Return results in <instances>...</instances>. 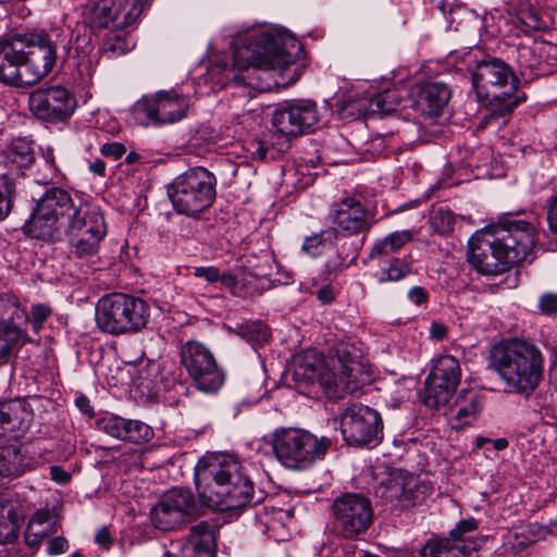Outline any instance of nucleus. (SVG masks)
<instances>
[{
  "label": "nucleus",
  "instance_id": "obj_1",
  "mask_svg": "<svg viewBox=\"0 0 557 557\" xmlns=\"http://www.w3.org/2000/svg\"><path fill=\"white\" fill-rule=\"evenodd\" d=\"M230 52L239 74L233 79L257 91L293 83L301 73L297 63L304 48L297 37H231Z\"/></svg>",
  "mask_w": 557,
  "mask_h": 557
},
{
  "label": "nucleus",
  "instance_id": "obj_2",
  "mask_svg": "<svg viewBox=\"0 0 557 557\" xmlns=\"http://www.w3.org/2000/svg\"><path fill=\"white\" fill-rule=\"evenodd\" d=\"M468 261L482 275L495 276L512 265L532 261L534 227L510 221L475 232L468 243Z\"/></svg>",
  "mask_w": 557,
  "mask_h": 557
},
{
  "label": "nucleus",
  "instance_id": "obj_3",
  "mask_svg": "<svg viewBox=\"0 0 557 557\" xmlns=\"http://www.w3.org/2000/svg\"><path fill=\"white\" fill-rule=\"evenodd\" d=\"M336 355L337 366L331 370L315 351L300 352L294 358V381L299 385L318 383L331 398H342L359 391L369 376L361 355L348 344L339 345Z\"/></svg>",
  "mask_w": 557,
  "mask_h": 557
},
{
  "label": "nucleus",
  "instance_id": "obj_4",
  "mask_svg": "<svg viewBox=\"0 0 557 557\" xmlns=\"http://www.w3.org/2000/svg\"><path fill=\"white\" fill-rule=\"evenodd\" d=\"M195 480L200 499L214 510L239 509L251 502L252 482L235 459L222 456L199 461Z\"/></svg>",
  "mask_w": 557,
  "mask_h": 557
},
{
  "label": "nucleus",
  "instance_id": "obj_5",
  "mask_svg": "<svg viewBox=\"0 0 557 557\" xmlns=\"http://www.w3.org/2000/svg\"><path fill=\"white\" fill-rule=\"evenodd\" d=\"M544 356L539 346L522 338H507L492 346L490 368L509 393L531 395L544 377Z\"/></svg>",
  "mask_w": 557,
  "mask_h": 557
},
{
  "label": "nucleus",
  "instance_id": "obj_6",
  "mask_svg": "<svg viewBox=\"0 0 557 557\" xmlns=\"http://www.w3.org/2000/svg\"><path fill=\"white\" fill-rule=\"evenodd\" d=\"M472 86L478 100L492 113L509 114L525 96L518 91V78L511 67L497 58H485L476 62L471 73Z\"/></svg>",
  "mask_w": 557,
  "mask_h": 557
},
{
  "label": "nucleus",
  "instance_id": "obj_7",
  "mask_svg": "<svg viewBox=\"0 0 557 557\" xmlns=\"http://www.w3.org/2000/svg\"><path fill=\"white\" fill-rule=\"evenodd\" d=\"M277 461L292 470H306L325 458L332 440L300 428H277L271 434Z\"/></svg>",
  "mask_w": 557,
  "mask_h": 557
},
{
  "label": "nucleus",
  "instance_id": "obj_8",
  "mask_svg": "<svg viewBox=\"0 0 557 557\" xmlns=\"http://www.w3.org/2000/svg\"><path fill=\"white\" fill-rule=\"evenodd\" d=\"M166 194L177 214L197 219L216 197V178L206 168H191L166 185Z\"/></svg>",
  "mask_w": 557,
  "mask_h": 557
},
{
  "label": "nucleus",
  "instance_id": "obj_9",
  "mask_svg": "<svg viewBox=\"0 0 557 557\" xmlns=\"http://www.w3.org/2000/svg\"><path fill=\"white\" fill-rule=\"evenodd\" d=\"M149 317L150 308L145 300L124 293L104 295L96 305L97 326L111 335L137 333L146 327Z\"/></svg>",
  "mask_w": 557,
  "mask_h": 557
},
{
  "label": "nucleus",
  "instance_id": "obj_10",
  "mask_svg": "<svg viewBox=\"0 0 557 557\" xmlns=\"http://www.w3.org/2000/svg\"><path fill=\"white\" fill-rule=\"evenodd\" d=\"M76 200L60 187H50L37 200L23 232L29 237L46 242H61L64 223L67 222Z\"/></svg>",
  "mask_w": 557,
  "mask_h": 557
},
{
  "label": "nucleus",
  "instance_id": "obj_11",
  "mask_svg": "<svg viewBox=\"0 0 557 557\" xmlns=\"http://www.w3.org/2000/svg\"><path fill=\"white\" fill-rule=\"evenodd\" d=\"M190 98L175 89L144 96L131 109L133 120L143 126L173 124L186 116Z\"/></svg>",
  "mask_w": 557,
  "mask_h": 557
},
{
  "label": "nucleus",
  "instance_id": "obj_12",
  "mask_svg": "<svg viewBox=\"0 0 557 557\" xmlns=\"http://www.w3.org/2000/svg\"><path fill=\"white\" fill-rule=\"evenodd\" d=\"M334 533L345 540H359L373 523L371 500L360 493H344L332 502Z\"/></svg>",
  "mask_w": 557,
  "mask_h": 557
},
{
  "label": "nucleus",
  "instance_id": "obj_13",
  "mask_svg": "<svg viewBox=\"0 0 557 557\" xmlns=\"http://www.w3.org/2000/svg\"><path fill=\"white\" fill-rule=\"evenodd\" d=\"M181 363L195 386L207 394L218 392L224 383V372L209 348L197 341H189L181 348Z\"/></svg>",
  "mask_w": 557,
  "mask_h": 557
},
{
  "label": "nucleus",
  "instance_id": "obj_14",
  "mask_svg": "<svg viewBox=\"0 0 557 557\" xmlns=\"http://www.w3.org/2000/svg\"><path fill=\"white\" fill-rule=\"evenodd\" d=\"M76 108L75 95L62 85L37 88L28 96L29 111L44 122H64L74 114Z\"/></svg>",
  "mask_w": 557,
  "mask_h": 557
},
{
  "label": "nucleus",
  "instance_id": "obj_15",
  "mask_svg": "<svg viewBox=\"0 0 557 557\" xmlns=\"http://www.w3.org/2000/svg\"><path fill=\"white\" fill-rule=\"evenodd\" d=\"M382 430L380 413L368 406L352 404L341 414V432L349 445L376 444L382 438Z\"/></svg>",
  "mask_w": 557,
  "mask_h": 557
},
{
  "label": "nucleus",
  "instance_id": "obj_16",
  "mask_svg": "<svg viewBox=\"0 0 557 557\" xmlns=\"http://www.w3.org/2000/svg\"><path fill=\"white\" fill-rule=\"evenodd\" d=\"M27 320L25 308L0 298V367L10 361L15 349L30 341L23 327Z\"/></svg>",
  "mask_w": 557,
  "mask_h": 557
},
{
  "label": "nucleus",
  "instance_id": "obj_17",
  "mask_svg": "<svg viewBox=\"0 0 557 557\" xmlns=\"http://www.w3.org/2000/svg\"><path fill=\"white\" fill-rule=\"evenodd\" d=\"M143 12L141 0H100L92 9L91 27L110 32L132 26Z\"/></svg>",
  "mask_w": 557,
  "mask_h": 557
},
{
  "label": "nucleus",
  "instance_id": "obj_18",
  "mask_svg": "<svg viewBox=\"0 0 557 557\" xmlns=\"http://www.w3.org/2000/svg\"><path fill=\"white\" fill-rule=\"evenodd\" d=\"M320 121L317 104L300 100L277 108L272 116L274 128L285 136H297L312 131Z\"/></svg>",
  "mask_w": 557,
  "mask_h": 557
},
{
  "label": "nucleus",
  "instance_id": "obj_19",
  "mask_svg": "<svg viewBox=\"0 0 557 557\" xmlns=\"http://www.w3.org/2000/svg\"><path fill=\"white\" fill-rule=\"evenodd\" d=\"M194 512V495L188 491L172 490L151 509L150 518L157 529L166 531L180 525Z\"/></svg>",
  "mask_w": 557,
  "mask_h": 557
},
{
  "label": "nucleus",
  "instance_id": "obj_20",
  "mask_svg": "<svg viewBox=\"0 0 557 557\" xmlns=\"http://www.w3.org/2000/svg\"><path fill=\"white\" fill-rule=\"evenodd\" d=\"M25 49H23V61L25 74L32 86L48 76L53 70L58 54L57 45L50 37H37L30 39L24 37Z\"/></svg>",
  "mask_w": 557,
  "mask_h": 557
},
{
  "label": "nucleus",
  "instance_id": "obj_21",
  "mask_svg": "<svg viewBox=\"0 0 557 557\" xmlns=\"http://www.w3.org/2000/svg\"><path fill=\"white\" fill-rule=\"evenodd\" d=\"M24 37H5L0 41V83L13 87L32 86L23 61Z\"/></svg>",
  "mask_w": 557,
  "mask_h": 557
},
{
  "label": "nucleus",
  "instance_id": "obj_22",
  "mask_svg": "<svg viewBox=\"0 0 557 557\" xmlns=\"http://www.w3.org/2000/svg\"><path fill=\"white\" fill-rule=\"evenodd\" d=\"M63 49L69 59L77 60L72 74L74 82L82 88L89 87L95 74L92 60L95 45L91 37H69Z\"/></svg>",
  "mask_w": 557,
  "mask_h": 557
},
{
  "label": "nucleus",
  "instance_id": "obj_23",
  "mask_svg": "<svg viewBox=\"0 0 557 557\" xmlns=\"http://www.w3.org/2000/svg\"><path fill=\"white\" fill-rule=\"evenodd\" d=\"M426 490L413 475L395 472L384 483L382 497L396 500L401 507L416 506L424 500Z\"/></svg>",
  "mask_w": 557,
  "mask_h": 557
},
{
  "label": "nucleus",
  "instance_id": "obj_24",
  "mask_svg": "<svg viewBox=\"0 0 557 557\" xmlns=\"http://www.w3.org/2000/svg\"><path fill=\"white\" fill-rule=\"evenodd\" d=\"M332 221L346 235L358 234L371 227L368 211L355 197L344 198L334 205Z\"/></svg>",
  "mask_w": 557,
  "mask_h": 557
},
{
  "label": "nucleus",
  "instance_id": "obj_25",
  "mask_svg": "<svg viewBox=\"0 0 557 557\" xmlns=\"http://www.w3.org/2000/svg\"><path fill=\"white\" fill-rule=\"evenodd\" d=\"M107 227L102 209L90 201L78 199L64 223L61 233V240L65 235H77L87 230H97Z\"/></svg>",
  "mask_w": 557,
  "mask_h": 557
},
{
  "label": "nucleus",
  "instance_id": "obj_26",
  "mask_svg": "<svg viewBox=\"0 0 557 557\" xmlns=\"http://www.w3.org/2000/svg\"><path fill=\"white\" fill-rule=\"evenodd\" d=\"M482 397L473 391H461L447 411V419L453 429L460 430L473 425L482 410Z\"/></svg>",
  "mask_w": 557,
  "mask_h": 557
},
{
  "label": "nucleus",
  "instance_id": "obj_27",
  "mask_svg": "<svg viewBox=\"0 0 557 557\" xmlns=\"http://www.w3.org/2000/svg\"><path fill=\"white\" fill-rule=\"evenodd\" d=\"M451 97L448 86L441 82H426L419 87L417 109L428 116H438Z\"/></svg>",
  "mask_w": 557,
  "mask_h": 557
},
{
  "label": "nucleus",
  "instance_id": "obj_28",
  "mask_svg": "<svg viewBox=\"0 0 557 557\" xmlns=\"http://www.w3.org/2000/svg\"><path fill=\"white\" fill-rule=\"evenodd\" d=\"M265 275L267 273L260 269L253 271L239 269L236 273L222 274L221 284L234 295L246 297L263 290Z\"/></svg>",
  "mask_w": 557,
  "mask_h": 557
},
{
  "label": "nucleus",
  "instance_id": "obj_29",
  "mask_svg": "<svg viewBox=\"0 0 557 557\" xmlns=\"http://www.w3.org/2000/svg\"><path fill=\"white\" fill-rule=\"evenodd\" d=\"M59 523L49 508L38 509L29 519L25 531V543L28 547L38 548L45 539L58 533Z\"/></svg>",
  "mask_w": 557,
  "mask_h": 557
},
{
  "label": "nucleus",
  "instance_id": "obj_30",
  "mask_svg": "<svg viewBox=\"0 0 557 557\" xmlns=\"http://www.w3.org/2000/svg\"><path fill=\"white\" fill-rule=\"evenodd\" d=\"M32 417V411L23 400L0 403V436L26 430Z\"/></svg>",
  "mask_w": 557,
  "mask_h": 557
},
{
  "label": "nucleus",
  "instance_id": "obj_31",
  "mask_svg": "<svg viewBox=\"0 0 557 557\" xmlns=\"http://www.w3.org/2000/svg\"><path fill=\"white\" fill-rule=\"evenodd\" d=\"M108 227L87 230L77 235H65L71 247V253L78 259H91L100 250L101 243L106 238Z\"/></svg>",
  "mask_w": 557,
  "mask_h": 557
},
{
  "label": "nucleus",
  "instance_id": "obj_32",
  "mask_svg": "<svg viewBox=\"0 0 557 557\" xmlns=\"http://www.w3.org/2000/svg\"><path fill=\"white\" fill-rule=\"evenodd\" d=\"M33 467V458L22 446L8 445L0 447V475L3 478L18 476Z\"/></svg>",
  "mask_w": 557,
  "mask_h": 557
},
{
  "label": "nucleus",
  "instance_id": "obj_33",
  "mask_svg": "<svg viewBox=\"0 0 557 557\" xmlns=\"http://www.w3.org/2000/svg\"><path fill=\"white\" fill-rule=\"evenodd\" d=\"M416 232L412 230L395 231L385 237L376 240L370 252L369 259L386 262L395 252L399 251L405 245L413 240Z\"/></svg>",
  "mask_w": 557,
  "mask_h": 557
},
{
  "label": "nucleus",
  "instance_id": "obj_34",
  "mask_svg": "<svg viewBox=\"0 0 557 557\" xmlns=\"http://www.w3.org/2000/svg\"><path fill=\"white\" fill-rule=\"evenodd\" d=\"M426 377L442 382L456 389L461 380V369L458 359L450 355L438 356Z\"/></svg>",
  "mask_w": 557,
  "mask_h": 557
},
{
  "label": "nucleus",
  "instance_id": "obj_35",
  "mask_svg": "<svg viewBox=\"0 0 557 557\" xmlns=\"http://www.w3.org/2000/svg\"><path fill=\"white\" fill-rule=\"evenodd\" d=\"M419 555L421 557H467V549L460 541L432 536L421 546Z\"/></svg>",
  "mask_w": 557,
  "mask_h": 557
},
{
  "label": "nucleus",
  "instance_id": "obj_36",
  "mask_svg": "<svg viewBox=\"0 0 557 557\" xmlns=\"http://www.w3.org/2000/svg\"><path fill=\"white\" fill-rule=\"evenodd\" d=\"M548 49H552V45L547 41L532 38L530 44H519L517 46V61L522 67L539 69Z\"/></svg>",
  "mask_w": 557,
  "mask_h": 557
},
{
  "label": "nucleus",
  "instance_id": "obj_37",
  "mask_svg": "<svg viewBox=\"0 0 557 557\" xmlns=\"http://www.w3.org/2000/svg\"><path fill=\"white\" fill-rule=\"evenodd\" d=\"M455 392L456 389L450 386L426 377L423 392L421 393V399L424 406L430 410H438L448 404Z\"/></svg>",
  "mask_w": 557,
  "mask_h": 557
},
{
  "label": "nucleus",
  "instance_id": "obj_38",
  "mask_svg": "<svg viewBox=\"0 0 557 557\" xmlns=\"http://www.w3.org/2000/svg\"><path fill=\"white\" fill-rule=\"evenodd\" d=\"M511 23L519 29L513 35H529L531 32H549L544 15L531 8L521 9Z\"/></svg>",
  "mask_w": 557,
  "mask_h": 557
},
{
  "label": "nucleus",
  "instance_id": "obj_39",
  "mask_svg": "<svg viewBox=\"0 0 557 557\" xmlns=\"http://www.w3.org/2000/svg\"><path fill=\"white\" fill-rule=\"evenodd\" d=\"M337 239V231L335 228H326L306 237L302 250L311 257H317L322 255L327 248L333 247Z\"/></svg>",
  "mask_w": 557,
  "mask_h": 557
},
{
  "label": "nucleus",
  "instance_id": "obj_40",
  "mask_svg": "<svg viewBox=\"0 0 557 557\" xmlns=\"http://www.w3.org/2000/svg\"><path fill=\"white\" fill-rule=\"evenodd\" d=\"M5 160L8 164L18 170L30 164L34 157L29 141L22 138L14 139L8 148Z\"/></svg>",
  "mask_w": 557,
  "mask_h": 557
},
{
  "label": "nucleus",
  "instance_id": "obj_41",
  "mask_svg": "<svg viewBox=\"0 0 557 557\" xmlns=\"http://www.w3.org/2000/svg\"><path fill=\"white\" fill-rule=\"evenodd\" d=\"M18 525L12 507L0 504V545L13 543L17 539Z\"/></svg>",
  "mask_w": 557,
  "mask_h": 557
},
{
  "label": "nucleus",
  "instance_id": "obj_42",
  "mask_svg": "<svg viewBox=\"0 0 557 557\" xmlns=\"http://www.w3.org/2000/svg\"><path fill=\"white\" fill-rule=\"evenodd\" d=\"M377 262L381 267L376 273L380 283L397 282L410 273V267L398 258H388L386 262Z\"/></svg>",
  "mask_w": 557,
  "mask_h": 557
},
{
  "label": "nucleus",
  "instance_id": "obj_43",
  "mask_svg": "<svg viewBox=\"0 0 557 557\" xmlns=\"http://www.w3.org/2000/svg\"><path fill=\"white\" fill-rule=\"evenodd\" d=\"M341 110L344 116H349L352 119L374 115L372 97L370 91H368L367 95L362 97H349L343 102Z\"/></svg>",
  "mask_w": 557,
  "mask_h": 557
},
{
  "label": "nucleus",
  "instance_id": "obj_44",
  "mask_svg": "<svg viewBox=\"0 0 557 557\" xmlns=\"http://www.w3.org/2000/svg\"><path fill=\"white\" fill-rule=\"evenodd\" d=\"M374 115L388 114L400 106V97L396 89H385L382 92L370 91Z\"/></svg>",
  "mask_w": 557,
  "mask_h": 557
},
{
  "label": "nucleus",
  "instance_id": "obj_45",
  "mask_svg": "<svg viewBox=\"0 0 557 557\" xmlns=\"http://www.w3.org/2000/svg\"><path fill=\"white\" fill-rule=\"evenodd\" d=\"M237 334L253 346L261 345L270 338L269 329L260 321H250L238 324Z\"/></svg>",
  "mask_w": 557,
  "mask_h": 557
},
{
  "label": "nucleus",
  "instance_id": "obj_46",
  "mask_svg": "<svg viewBox=\"0 0 557 557\" xmlns=\"http://www.w3.org/2000/svg\"><path fill=\"white\" fill-rule=\"evenodd\" d=\"M124 433L123 441L136 444L146 443L153 436L152 428L139 420L125 419Z\"/></svg>",
  "mask_w": 557,
  "mask_h": 557
},
{
  "label": "nucleus",
  "instance_id": "obj_47",
  "mask_svg": "<svg viewBox=\"0 0 557 557\" xmlns=\"http://www.w3.org/2000/svg\"><path fill=\"white\" fill-rule=\"evenodd\" d=\"M14 190L15 185L12 178L5 174L0 175V221L11 211Z\"/></svg>",
  "mask_w": 557,
  "mask_h": 557
},
{
  "label": "nucleus",
  "instance_id": "obj_48",
  "mask_svg": "<svg viewBox=\"0 0 557 557\" xmlns=\"http://www.w3.org/2000/svg\"><path fill=\"white\" fill-rule=\"evenodd\" d=\"M190 541L195 544L213 545L215 543L214 527L208 521H200L190 529Z\"/></svg>",
  "mask_w": 557,
  "mask_h": 557
},
{
  "label": "nucleus",
  "instance_id": "obj_49",
  "mask_svg": "<svg viewBox=\"0 0 557 557\" xmlns=\"http://www.w3.org/2000/svg\"><path fill=\"white\" fill-rule=\"evenodd\" d=\"M247 33H253V35H293L285 27L276 24H251L237 30L234 35H245Z\"/></svg>",
  "mask_w": 557,
  "mask_h": 557
},
{
  "label": "nucleus",
  "instance_id": "obj_50",
  "mask_svg": "<svg viewBox=\"0 0 557 557\" xmlns=\"http://www.w3.org/2000/svg\"><path fill=\"white\" fill-rule=\"evenodd\" d=\"M534 411H536L540 418L546 424H556L557 423V411L550 405L547 396H537L535 398V404L533 407Z\"/></svg>",
  "mask_w": 557,
  "mask_h": 557
},
{
  "label": "nucleus",
  "instance_id": "obj_51",
  "mask_svg": "<svg viewBox=\"0 0 557 557\" xmlns=\"http://www.w3.org/2000/svg\"><path fill=\"white\" fill-rule=\"evenodd\" d=\"M52 310L49 306L42 304H36L32 306L30 313L28 314V320L33 330L37 333L44 327V323L50 318Z\"/></svg>",
  "mask_w": 557,
  "mask_h": 557
},
{
  "label": "nucleus",
  "instance_id": "obj_52",
  "mask_svg": "<svg viewBox=\"0 0 557 557\" xmlns=\"http://www.w3.org/2000/svg\"><path fill=\"white\" fill-rule=\"evenodd\" d=\"M100 428L104 433L114 438L123 440V436H125V419L122 417L112 416L104 418L100 422Z\"/></svg>",
  "mask_w": 557,
  "mask_h": 557
},
{
  "label": "nucleus",
  "instance_id": "obj_53",
  "mask_svg": "<svg viewBox=\"0 0 557 557\" xmlns=\"http://www.w3.org/2000/svg\"><path fill=\"white\" fill-rule=\"evenodd\" d=\"M478 529V521L474 518L460 520L454 529L450 530L449 535L454 541L462 543V536Z\"/></svg>",
  "mask_w": 557,
  "mask_h": 557
},
{
  "label": "nucleus",
  "instance_id": "obj_54",
  "mask_svg": "<svg viewBox=\"0 0 557 557\" xmlns=\"http://www.w3.org/2000/svg\"><path fill=\"white\" fill-rule=\"evenodd\" d=\"M69 549V542L63 536L57 534L50 536L47 542L46 553L49 556L64 554Z\"/></svg>",
  "mask_w": 557,
  "mask_h": 557
},
{
  "label": "nucleus",
  "instance_id": "obj_55",
  "mask_svg": "<svg viewBox=\"0 0 557 557\" xmlns=\"http://www.w3.org/2000/svg\"><path fill=\"white\" fill-rule=\"evenodd\" d=\"M108 41L104 45L106 52H111L112 55L124 54L129 51L132 48L127 47L125 42V37H108Z\"/></svg>",
  "mask_w": 557,
  "mask_h": 557
},
{
  "label": "nucleus",
  "instance_id": "obj_56",
  "mask_svg": "<svg viewBox=\"0 0 557 557\" xmlns=\"http://www.w3.org/2000/svg\"><path fill=\"white\" fill-rule=\"evenodd\" d=\"M539 308L543 313L549 314L557 311V294L545 293L540 297Z\"/></svg>",
  "mask_w": 557,
  "mask_h": 557
},
{
  "label": "nucleus",
  "instance_id": "obj_57",
  "mask_svg": "<svg viewBox=\"0 0 557 557\" xmlns=\"http://www.w3.org/2000/svg\"><path fill=\"white\" fill-rule=\"evenodd\" d=\"M194 275L196 277L205 278L208 283L220 281L222 275L215 267H199L195 269Z\"/></svg>",
  "mask_w": 557,
  "mask_h": 557
},
{
  "label": "nucleus",
  "instance_id": "obj_58",
  "mask_svg": "<svg viewBox=\"0 0 557 557\" xmlns=\"http://www.w3.org/2000/svg\"><path fill=\"white\" fill-rule=\"evenodd\" d=\"M95 542L101 549L108 550L114 543V536L108 527H101L95 535Z\"/></svg>",
  "mask_w": 557,
  "mask_h": 557
},
{
  "label": "nucleus",
  "instance_id": "obj_59",
  "mask_svg": "<svg viewBox=\"0 0 557 557\" xmlns=\"http://www.w3.org/2000/svg\"><path fill=\"white\" fill-rule=\"evenodd\" d=\"M408 299L416 306H422L429 300V293L424 287L413 286L408 292Z\"/></svg>",
  "mask_w": 557,
  "mask_h": 557
},
{
  "label": "nucleus",
  "instance_id": "obj_60",
  "mask_svg": "<svg viewBox=\"0 0 557 557\" xmlns=\"http://www.w3.org/2000/svg\"><path fill=\"white\" fill-rule=\"evenodd\" d=\"M547 223L549 230L557 235V193L549 200Z\"/></svg>",
  "mask_w": 557,
  "mask_h": 557
},
{
  "label": "nucleus",
  "instance_id": "obj_61",
  "mask_svg": "<svg viewBox=\"0 0 557 557\" xmlns=\"http://www.w3.org/2000/svg\"><path fill=\"white\" fill-rule=\"evenodd\" d=\"M42 157L46 161L47 166L52 171V174L50 176V181H57L62 176L59 169L55 165L54 154L51 147H48L44 152Z\"/></svg>",
  "mask_w": 557,
  "mask_h": 557
},
{
  "label": "nucleus",
  "instance_id": "obj_62",
  "mask_svg": "<svg viewBox=\"0 0 557 557\" xmlns=\"http://www.w3.org/2000/svg\"><path fill=\"white\" fill-rule=\"evenodd\" d=\"M125 147L120 143L104 144L101 147V153L114 159L121 158L125 153Z\"/></svg>",
  "mask_w": 557,
  "mask_h": 557
},
{
  "label": "nucleus",
  "instance_id": "obj_63",
  "mask_svg": "<svg viewBox=\"0 0 557 557\" xmlns=\"http://www.w3.org/2000/svg\"><path fill=\"white\" fill-rule=\"evenodd\" d=\"M50 475L51 479L59 484H66L71 480L70 473L59 466L50 467Z\"/></svg>",
  "mask_w": 557,
  "mask_h": 557
},
{
  "label": "nucleus",
  "instance_id": "obj_64",
  "mask_svg": "<svg viewBox=\"0 0 557 557\" xmlns=\"http://www.w3.org/2000/svg\"><path fill=\"white\" fill-rule=\"evenodd\" d=\"M193 547L196 557H215V543L213 545L195 544Z\"/></svg>",
  "mask_w": 557,
  "mask_h": 557
}]
</instances>
